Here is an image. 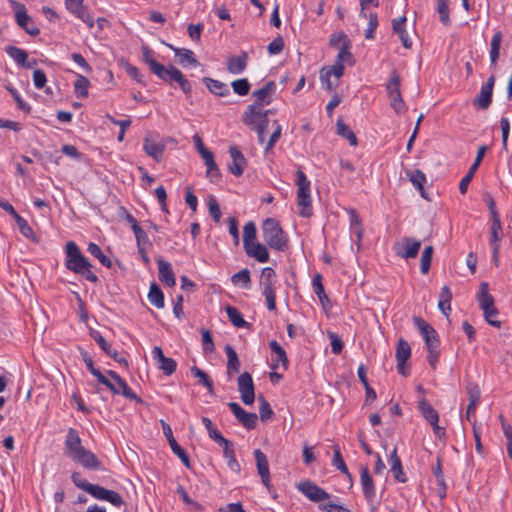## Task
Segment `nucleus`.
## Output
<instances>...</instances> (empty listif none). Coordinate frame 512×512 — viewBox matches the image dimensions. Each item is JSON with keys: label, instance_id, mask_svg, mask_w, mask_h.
<instances>
[{"label": "nucleus", "instance_id": "nucleus-21", "mask_svg": "<svg viewBox=\"0 0 512 512\" xmlns=\"http://www.w3.org/2000/svg\"><path fill=\"white\" fill-rule=\"evenodd\" d=\"M229 154L232 159L228 165L229 171L235 176L242 175L247 162L246 158L236 146H230Z\"/></svg>", "mask_w": 512, "mask_h": 512}, {"label": "nucleus", "instance_id": "nucleus-23", "mask_svg": "<svg viewBox=\"0 0 512 512\" xmlns=\"http://www.w3.org/2000/svg\"><path fill=\"white\" fill-rule=\"evenodd\" d=\"M344 63L353 64V56L346 44L340 49L335 63L331 65V71L334 72V75L337 77L343 76L345 70Z\"/></svg>", "mask_w": 512, "mask_h": 512}, {"label": "nucleus", "instance_id": "nucleus-30", "mask_svg": "<svg viewBox=\"0 0 512 512\" xmlns=\"http://www.w3.org/2000/svg\"><path fill=\"white\" fill-rule=\"evenodd\" d=\"M167 46L174 51L181 65H185L186 63L192 66L200 65L192 50L176 48L170 44H167Z\"/></svg>", "mask_w": 512, "mask_h": 512}, {"label": "nucleus", "instance_id": "nucleus-9", "mask_svg": "<svg viewBox=\"0 0 512 512\" xmlns=\"http://www.w3.org/2000/svg\"><path fill=\"white\" fill-rule=\"evenodd\" d=\"M421 247V241L411 237H403L393 246L395 254L402 259L416 258Z\"/></svg>", "mask_w": 512, "mask_h": 512}, {"label": "nucleus", "instance_id": "nucleus-64", "mask_svg": "<svg viewBox=\"0 0 512 512\" xmlns=\"http://www.w3.org/2000/svg\"><path fill=\"white\" fill-rule=\"evenodd\" d=\"M410 181L417 190L423 191V185L426 181V176L422 171L415 170L410 176Z\"/></svg>", "mask_w": 512, "mask_h": 512}, {"label": "nucleus", "instance_id": "nucleus-18", "mask_svg": "<svg viewBox=\"0 0 512 512\" xmlns=\"http://www.w3.org/2000/svg\"><path fill=\"white\" fill-rule=\"evenodd\" d=\"M410 356H411L410 345L404 339H399L397 348H396L395 358H396V362H397V370L403 376H407L405 363L408 361Z\"/></svg>", "mask_w": 512, "mask_h": 512}, {"label": "nucleus", "instance_id": "nucleus-1", "mask_svg": "<svg viewBox=\"0 0 512 512\" xmlns=\"http://www.w3.org/2000/svg\"><path fill=\"white\" fill-rule=\"evenodd\" d=\"M64 454L87 470H102L98 457L82 445L78 431L69 428L64 441Z\"/></svg>", "mask_w": 512, "mask_h": 512}, {"label": "nucleus", "instance_id": "nucleus-43", "mask_svg": "<svg viewBox=\"0 0 512 512\" xmlns=\"http://www.w3.org/2000/svg\"><path fill=\"white\" fill-rule=\"evenodd\" d=\"M312 286H313V290H314L315 294L318 296L319 301L322 304V306L325 307L327 304H329L330 301L325 293V290H324V287L322 284V276L320 274H316L313 277Z\"/></svg>", "mask_w": 512, "mask_h": 512}, {"label": "nucleus", "instance_id": "nucleus-54", "mask_svg": "<svg viewBox=\"0 0 512 512\" xmlns=\"http://www.w3.org/2000/svg\"><path fill=\"white\" fill-rule=\"evenodd\" d=\"M231 281L234 285L242 284L244 288H250V271L247 268L240 270L231 277Z\"/></svg>", "mask_w": 512, "mask_h": 512}, {"label": "nucleus", "instance_id": "nucleus-19", "mask_svg": "<svg viewBox=\"0 0 512 512\" xmlns=\"http://www.w3.org/2000/svg\"><path fill=\"white\" fill-rule=\"evenodd\" d=\"M276 84L274 81H268L263 87L253 92L255 102L250 106H258V110H262L264 105L271 102L270 96L275 91Z\"/></svg>", "mask_w": 512, "mask_h": 512}, {"label": "nucleus", "instance_id": "nucleus-15", "mask_svg": "<svg viewBox=\"0 0 512 512\" xmlns=\"http://www.w3.org/2000/svg\"><path fill=\"white\" fill-rule=\"evenodd\" d=\"M228 407L237 418V420L248 430L254 429L258 422V416L255 413L245 411L238 403L229 402Z\"/></svg>", "mask_w": 512, "mask_h": 512}, {"label": "nucleus", "instance_id": "nucleus-34", "mask_svg": "<svg viewBox=\"0 0 512 512\" xmlns=\"http://www.w3.org/2000/svg\"><path fill=\"white\" fill-rule=\"evenodd\" d=\"M203 82L207 89L217 96H227L230 94L228 86L219 80H215L210 77H204Z\"/></svg>", "mask_w": 512, "mask_h": 512}, {"label": "nucleus", "instance_id": "nucleus-47", "mask_svg": "<svg viewBox=\"0 0 512 512\" xmlns=\"http://www.w3.org/2000/svg\"><path fill=\"white\" fill-rule=\"evenodd\" d=\"M272 125H273V132L265 144V147H264L265 154H268L270 151H272L273 147L275 146L277 141L280 139L281 134H282V126L280 125V123L277 120H274Z\"/></svg>", "mask_w": 512, "mask_h": 512}, {"label": "nucleus", "instance_id": "nucleus-32", "mask_svg": "<svg viewBox=\"0 0 512 512\" xmlns=\"http://www.w3.org/2000/svg\"><path fill=\"white\" fill-rule=\"evenodd\" d=\"M389 462L391 465V472L393 473L394 478L401 483L406 482L407 479H406L405 473L403 472V469H402L401 460L397 455L396 447L393 449V451L390 454Z\"/></svg>", "mask_w": 512, "mask_h": 512}, {"label": "nucleus", "instance_id": "nucleus-11", "mask_svg": "<svg viewBox=\"0 0 512 512\" xmlns=\"http://www.w3.org/2000/svg\"><path fill=\"white\" fill-rule=\"evenodd\" d=\"M238 391L240 393L241 400L245 405H252L254 403V384L253 379L248 372H244L238 377Z\"/></svg>", "mask_w": 512, "mask_h": 512}, {"label": "nucleus", "instance_id": "nucleus-17", "mask_svg": "<svg viewBox=\"0 0 512 512\" xmlns=\"http://www.w3.org/2000/svg\"><path fill=\"white\" fill-rule=\"evenodd\" d=\"M107 374L114 380V394H122L124 397L141 402V399L131 390L126 381L122 379L115 371L108 370Z\"/></svg>", "mask_w": 512, "mask_h": 512}, {"label": "nucleus", "instance_id": "nucleus-55", "mask_svg": "<svg viewBox=\"0 0 512 512\" xmlns=\"http://www.w3.org/2000/svg\"><path fill=\"white\" fill-rule=\"evenodd\" d=\"M255 239H256L255 223L252 221L247 222L243 228V245H244V247L248 246L250 243H253Z\"/></svg>", "mask_w": 512, "mask_h": 512}, {"label": "nucleus", "instance_id": "nucleus-25", "mask_svg": "<svg viewBox=\"0 0 512 512\" xmlns=\"http://www.w3.org/2000/svg\"><path fill=\"white\" fill-rule=\"evenodd\" d=\"M157 264L160 281L164 282L169 287H173L176 283V279L171 264L162 258L157 260Z\"/></svg>", "mask_w": 512, "mask_h": 512}, {"label": "nucleus", "instance_id": "nucleus-50", "mask_svg": "<svg viewBox=\"0 0 512 512\" xmlns=\"http://www.w3.org/2000/svg\"><path fill=\"white\" fill-rule=\"evenodd\" d=\"M90 82L88 78H86L83 75L78 74L77 79L74 83V91L77 97L79 98H85L88 96V88H89Z\"/></svg>", "mask_w": 512, "mask_h": 512}, {"label": "nucleus", "instance_id": "nucleus-52", "mask_svg": "<svg viewBox=\"0 0 512 512\" xmlns=\"http://www.w3.org/2000/svg\"><path fill=\"white\" fill-rule=\"evenodd\" d=\"M87 250L92 256L96 257L103 266L107 268L112 266L111 260L103 254L101 248L97 244L90 243Z\"/></svg>", "mask_w": 512, "mask_h": 512}, {"label": "nucleus", "instance_id": "nucleus-38", "mask_svg": "<svg viewBox=\"0 0 512 512\" xmlns=\"http://www.w3.org/2000/svg\"><path fill=\"white\" fill-rule=\"evenodd\" d=\"M311 194H297V206L302 217L309 218L313 215Z\"/></svg>", "mask_w": 512, "mask_h": 512}, {"label": "nucleus", "instance_id": "nucleus-39", "mask_svg": "<svg viewBox=\"0 0 512 512\" xmlns=\"http://www.w3.org/2000/svg\"><path fill=\"white\" fill-rule=\"evenodd\" d=\"M451 299L452 293L450 288L447 285L443 286L439 295L438 308L446 316L451 311Z\"/></svg>", "mask_w": 512, "mask_h": 512}, {"label": "nucleus", "instance_id": "nucleus-14", "mask_svg": "<svg viewBox=\"0 0 512 512\" xmlns=\"http://www.w3.org/2000/svg\"><path fill=\"white\" fill-rule=\"evenodd\" d=\"M83 2L84 0H71L66 2L65 6L70 13L84 22L88 28L91 29L94 27V19Z\"/></svg>", "mask_w": 512, "mask_h": 512}, {"label": "nucleus", "instance_id": "nucleus-36", "mask_svg": "<svg viewBox=\"0 0 512 512\" xmlns=\"http://www.w3.org/2000/svg\"><path fill=\"white\" fill-rule=\"evenodd\" d=\"M418 408L423 417L430 423V425L439 421L438 412L433 408L427 399L422 398L418 402Z\"/></svg>", "mask_w": 512, "mask_h": 512}, {"label": "nucleus", "instance_id": "nucleus-35", "mask_svg": "<svg viewBox=\"0 0 512 512\" xmlns=\"http://www.w3.org/2000/svg\"><path fill=\"white\" fill-rule=\"evenodd\" d=\"M225 352L227 355V374L232 376V374L240 371V361L236 351L231 345L225 346Z\"/></svg>", "mask_w": 512, "mask_h": 512}, {"label": "nucleus", "instance_id": "nucleus-45", "mask_svg": "<svg viewBox=\"0 0 512 512\" xmlns=\"http://www.w3.org/2000/svg\"><path fill=\"white\" fill-rule=\"evenodd\" d=\"M415 326L419 329L424 340L436 336V330L421 317H413Z\"/></svg>", "mask_w": 512, "mask_h": 512}, {"label": "nucleus", "instance_id": "nucleus-46", "mask_svg": "<svg viewBox=\"0 0 512 512\" xmlns=\"http://www.w3.org/2000/svg\"><path fill=\"white\" fill-rule=\"evenodd\" d=\"M492 224L490 227V246L499 245V242L502 240V225L500 218L491 219Z\"/></svg>", "mask_w": 512, "mask_h": 512}, {"label": "nucleus", "instance_id": "nucleus-24", "mask_svg": "<svg viewBox=\"0 0 512 512\" xmlns=\"http://www.w3.org/2000/svg\"><path fill=\"white\" fill-rule=\"evenodd\" d=\"M144 151L155 160H159L165 150V145L161 141H157L151 135H147L143 143Z\"/></svg>", "mask_w": 512, "mask_h": 512}, {"label": "nucleus", "instance_id": "nucleus-5", "mask_svg": "<svg viewBox=\"0 0 512 512\" xmlns=\"http://www.w3.org/2000/svg\"><path fill=\"white\" fill-rule=\"evenodd\" d=\"M272 110H258V106H248L243 114V122L258 136L260 144L265 143V133L269 124L268 115Z\"/></svg>", "mask_w": 512, "mask_h": 512}, {"label": "nucleus", "instance_id": "nucleus-40", "mask_svg": "<svg viewBox=\"0 0 512 512\" xmlns=\"http://www.w3.org/2000/svg\"><path fill=\"white\" fill-rule=\"evenodd\" d=\"M337 134L348 140L351 146L358 144L355 133L350 129L348 125L344 123L342 119H338L336 122Z\"/></svg>", "mask_w": 512, "mask_h": 512}, {"label": "nucleus", "instance_id": "nucleus-63", "mask_svg": "<svg viewBox=\"0 0 512 512\" xmlns=\"http://www.w3.org/2000/svg\"><path fill=\"white\" fill-rule=\"evenodd\" d=\"M296 185L298 186L297 192H308L310 188V182L307 179L303 171H296Z\"/></svg>", "mask_w": 512, "mask_h": 512}, {"label": "nucleus", "instance_id": "nucleus-4", "mask_svg": "<svg viewBox=\"0 0 512 512\" xmlns=\"http://www.w3.org/2000/svg\"><path fill=\"white\" fill-rule=\"evenodd\" d=\"M261 229L263 239L270 248L277 251H285L288 248V237L276 219H265Z\"/></svg>", "mask_w": 512, "mask_h": 512}, {"label": "nucleus", "instance_id": "nucleus-51", "mask_svg": "<svg viewBox=\"0 0 512 512\" xmlns=\"http://www.w3.org/2000/svg\"><path fill=\"white\" fill-rule=\"evenodd\" d=\"M16 224L20 233L27 239L37 243L38 238L35 235L32 227L28 224V222L23 217H17Z\"/></svg>", "mask_w": 512, "mask_h": 512}, {"label": "nucleus", "instance_id": "nucleus-60", "mask_svg": "<svg viewBox=\"0 0 512 512\" xmlns=\"http://www.w3.org/2000/svg\"><path fill=\"white\" fill-rule=\"evenodd\" d=\"M276 273L271 267H265L262 269L260 277V285H275Z\"/></svg>", "mask_w": 512, "mask_h": 512}, {"label": "nucleus", "instance_id": "nucleus-37", "mask_svg": "<svg viewBox=\"0 0 512 512\" xmlns=\"http://www.w3.org/2000/svg\"><path fill=\"white\" fill-rule=\"evenodd\" d=\"M190 371L194 377L198 378V383L203 385L205 388H207L208 393L210 395L215 394L213 381L206 372H204L197 366H192L190 368Z\"/></svg>", "mask_w": 512, "mask_h": 512}, {"label": "nucleus", "instance_id": "nucleus-20", "mask_svg": "<svg viewBox=\"0 0 512 512\" xmlns=\"http://www.w3.org/2000/svg\"><path fill=\"white\" fill-rule=\"evenodd\" d=\"M91 336L109 357H111L124 367H128L127 360L124 357L120 356L117 350L112 348V346L105 340V338L98 331L92 332Z\"/></svg>", "mask_w": 512, "mask_h": 512}, {"label": "nucleus", "instance_id": "nucleus-26", "mask_svg": "<svg viewBox=\"0 0 512 512\" xmlns=\"http://www.w3.org/2000/svg\"><path fill=\"white\" fill-rule=\"evenodd\" d=\"M245 252L248 256L253 257L260 263H265L269 260V252L265 245L259 242L250 243L244 247Z\"/></svg>", "mask_w": 512, "mask_h": 512}, {"label": "nucleus", "instance_id": "nucleus-53", "mask_svg": "<svg viewBox=\"0 0 512 512\" xmlns=\"http://www.w3.org/2000/svg\"><path fill=\"white\" fill-rule=\"evenodd\" d=\"M132 230L136 238L137 248H141V250H143V247H152V243L150 242L147 233L139 225H134Z\"/></svg>", "mask_w": 512, "mask_h": 512}, {"label": "nucleus", "instance_id": "nucleus-6", "mask_svg": "<svg viewBox=\"0 0 512 512\" xmlns=\"http://www.w3.org/2000/svg\"><path fill=\"white\" fill-rule=\"evenodd\" d=\"M477 301L480 308L483 310L485 320L490 325L499 328L501 322L494 319L498 315V310L494 305L493 296L489 293V284L487 282H482L480 284Z\"/></svg>", "mask_w": 512, "mask_h": 512}, {"label": "nucleus", "instance_id": "nucleus-29", "mask_svg": "<svg viewBox=\"0 0 512 512\" xmlns=\"http://www.w3.org/2000/svg\"><path fill=\"white\" fill-rule=\"evenodd\" d=\"M5 51L17 64L25 68H32V66L36 64L35 60H33V62H27L28 54L21 48L8 46L6 47Z\"/></svg>", "mask_w": 512, "mask_h": 512}, {"label": "nucleus", "instance_id": "nucleus-56", "mask_svg": "<svg viewBox=\"0 0 512 512\" xmlns=\"http://www.w3.org/2000/svg\"><path fill=\"white\" fill-rule=\"evenodd\" d=\"M258 401H259V415H260V419L261 421L263 422H266L268 420H270L273 416V411L271 409V406L270 404L268 403V401L263 397V396H259L258 397Z\"/></svg>", "mask_w": 512, "mask_h": 512}, {"label": "nucleus", "instance_id": "nucleus-48", "mask_svg": "<svg viewBox=\"0 0 512 512\" xmlns=\"http://www.w3.org/2000/svg\"><path fill=\"white\" fill-rule=\"evenodd\" d=\"M254 457L259 475L267 477V474L270 473V471L266 455L260 449H256L254 451Z\"/></svg>", "mask_w": 512, "mask_h": 512}, {"label": "nucleus", "instance_id": "nucleus-13", "mask_svg": "<svg viewBox=\"0 0 512 512\" xmlns=\"http://www.w3.org/2000/svg\"><path fill=\"white\" fill-rule=\"evenodd\" d=\"M495 84V76L491 75L482 85L479 94L473 100V106L479 110L487 109L492 102V93Z\"/></svg>", "mask_w": 512, "mask_h": 512}, {"label": "nucleus", "instance_id": "nucleus-16", "mask_svg": "<svg viewBox=\"0 0 512 512\" xmlns=\"http://www.w3.org/2000/svg\"><path fill=\"white\" fill-rule=\"evenodd\" d=\"M160 423L163 429V433L167 438L172 451L181 459L186 467H189L190 461L188 454L175 440L170 425L167 424L164 420H161Z\"/></svg>", "mask_w": 512, "mask_h": 512}, {"label": "nucleus", "instance_id": "nucleus-8", "mask_svg": "<svg viewBox=\"0 0 512 512\" xmlns=\"http://www.w3.org/2000/svg\"><path fill=\"white\" fill-rule=\"evenodd\" d=\"M386 88L391 107L397 114L404 113L407 108L400 92V76L396 71H393Z\"/></svg>", "mask_w": 512, "mask_h": 512}, {"label": "nucleus", "instance_id": "nucleus-27", "mask_svg": "<svg viewBox=\"0 0 512 512\" xmlns=\"http://www.w3.org/2000/svg\"><path fill=\"white\" fill-rule=\"evenodd\" d=\"M15 16L17 24L22 29H24L29 35L37 36L40 33V30L37 27L29 25L30 17L27 14L25 6L23 4L19 5V9L16 11Z\"/></svg>", "mask_w": 512, "mask_h": 512}, {"label": "nucleus", "instance_id": "nucleus-49", "mask_svg": "<svg viewBox=\"0 0 512 512\" xmlns=\"http://www.w3.org/2000/svg\"><path fill=\"white\" fill-rule=\"evenodd\" d=\"M262 295L265 297L268 310L274 311L276 309V295L275 285H260Z\"/></svg>", "mask_w": 512, "mask_h": 512}, {"label": "nucleus", "instance_id": "nucleus-62", "mask_svg": "<svg viewBox=\"0 0 512 512\" xmlns=\"http://www.w3.org/2000/svg\"><path fill=\"white\" fill-rule=\"evenodd\" d=\"M177 363L174 359L165 357L160 363H159V369H161L165 375L170 376L173 374L176 370Z\"/></svg>", "mask_w": 512, "mask_h": 512}, {"label": "nucleus", "instance_id": "nucleus-59", "mask_svg": "<svg viewBox=\"0 0 512 512\" xmlns=\"http://www.w3.org/2000/svg\"><path fill=\"white\" fill-rule=\"evenodd\" d=\"M332 464L340 470L342 473L350 476L348 468L344 462V459L340 453V449L338 446H334V455L332 459Z\"/></svg>", "mask_w": 512, "mask_h": 512}, {"label": "nucleus", "instance_id": "nucleus-10", "mask_svg": "<svg viewBox=\"0 0 512 512\" xmlns=\"http://www.w3.org/2000/svg\"><path fill=\"white\" fill-rule=\"evenodd\" d=\"M297 489L310 501L319 503L330 498V494L309 480L300 482Z\"/></svg>", "mask_w": 512, "mask_h": 512}, {"label": "nucleus", "instance_id": "nucleus-33", "mask_svg": "<svg viewBox=\"0 0 512 512\" xmlns=\"http://www.w3.org/2000/svg\"><path fill=\"white\" fill-rule=\"evenodd\" d=\"M247 54L243 53L240 56H233L227 60V70L231 74H241L247 66Z\"/></svg>", "mask_w": 512, "mask_h": 512}, {"label": "nucleus", "instance_id": "nucleus-2", "mask_svg": "<svg viewBox=\"0 0 512 512\" xmlns=\"http://www.w3.org/2000/svg\"><path fill=\"white\" fill-rule=\"evenodd\" d=\"M142 59L149 66L150 71L155 74L159 79L172 83H178L179 87L186 95L192 91L190 82L184 77L182 72L173 65L165 67L153 58V51L147 46L141 47Z\"/></svg>", "mask_w": 512, "mask_h": 512}, {"label": "nucleus", "instance_id": "nucleus-44", "mask_svg": "<svg viewBox=\"0 0 512 512\" xmlns=\"http://www.w3.org/2000/svg\"><path fill=\"white\" fill-rule=\"evenodd\" d=\"M225 311L230 322L237 328H243L248 326V322H246L239 312V310L234 306H226Z\"/></svg>", "mask_w": 512, "mask_h": 512}, {"label": "nucleus", "instance_id": "nucleus-22", "mask_svg": "<svg viewBox=\"0 0 512 512\" xmlns=\"http://www.w3.org/2000/svg\"><path fill=\"white\" fill-rule=\"evenodd\" d=\"M466 391L469 399V404L466 410V418L470 421L471 417L474 416L476 412L477 405L479 404L481 391L476 383H468L466 386Z\"/></svg>", "mask_w": 512, "mask_h": 512}, {"label": "nucleus", "instance_id": "nucleus-42", "mask_svg": "<svg viewBox=\"0 0 512 512\" xmlns=\"http://www.w3.org/2000/svg\"><path fill=\"white\" fill-rule=\"evenodd\" d=\"M502 39L503 35L501 31H496L491 39L490 60L492 64H496L499 58Z\"/></svg>", "mask_w": 512, "mask_h": 512}, {"label": "nucleus", "instance_id": "nucleus-31", "mask_svg": "<svg viewBox=\"0 0 512 512\" xmlns=\"http://www.w3.org/2000/svg\"><path fill=\"white\" fill-rule=\"evenodd\" d=\"M269 347L273 353L276 354L277 358L274 360V363L272 364V368H277L278 364L280 363L284 370L288 368L289 360L286 355L285 350L281 347V345L275 341L272 340L269 343Z\"/></svg>", "mask_w": 512, "mask_h": 512}, {"label": "nucleus", "instance_id": "nucleus-28", "mask_svg": "<svg viewBox=\"0 0 512 512\" xmlns=\"http://www.w3.org/2000/svg\"><path fill=\"white\" fill-rule=\"evenodd\" d=\"M340 78L331 71V66H325L320 71V81L329 92L334 91L340 84Z\"/></svg>", "mask_w": 512, "mask_h": 512}, {"label": "nucleus", "instance_id": "nucleus-58", "mask_svg": "<svg viewBox=\"0 0 512 512\" xmlns=\"http://www.w3.org/2000/svg\"><path fill=\"white\" fill-rule=\"evenodd\" d=\"M231 86L233 91L240 96L247 95L250 90V84L246 78L234 80Z\"/></svg>", "mask_w": 512, "mask_h": 512}, {"label": "nucleus", "instance_id": "nucleus-41", "mask_svg": "<svg viewBox=\"0 0 512 512\" xmlns=\"http://www.w3.org/2000/svg\"><path fill=\"white\" fill-rule=\"evenodd\" d=\"M148 299L156 308L160 309L164 307V294L160 287L154 282L150 285Z\"/></svg>", "mask_w": 512, "mask_h": 512}, {"label": "nucleus", "instance_id": "nucleus-12", "mask_svg": "<svg viewBox=\"0 0 512 512\" xmlns=\"http://www.w3.org/2000/svg\"><path fill=\"white\" fill-rule=\"evenodd\" d=\"M360 482L363 489L364 496L370 505L371 512H375L378 503H374L375 498V486L372 477L369 474L367 466L361 468Z\"/></svg>", "mask_w": 512, "mask_h": 512}, {"label": "nucleus", "instance_id": "nucleus-7", "mask_svg": "<svg viewBox=\"0 0 512 512\" xmlns=\"http://www.w3.org/2000/svg\"><path fill=\"white\" fill-rule=\"evenodd\" d=\"M66 267L74 273L81 272L83 268L91 267L88 259L82 255L73 241L66 244Z\"/></svg>", "mask_w": 512, "mask_h": 512}, {"label": "nucleus", "instance_id": "nucleus-57", "mask_svg": "<svg viewBox=\"0 0 512 512\" xmlns=\"http://www.w3.org/2000/svg\"><path fill=\"white\" fill-rule=\"evenodd\" d=\"M437 12L440 16V21L445 25H450L448 0H437Z\"/></svg>", "mask_w": 512, "mask_h": 512}, {"label": "nucleus", "instance_id": "nucleus-61", "mask_svg": "<svg viewBox=\"0 0 512 512\" xmlns=\"http://www.w3.org/2000/svg\"><path fill=\"white\" fill-rule=\"evenodd\" d=\"M7 90L10 92V94L12 95V97L14 98V100L16 101V104H17V107L21 110V111H24V112H30L31 110V107L28 103H26L20 96V94L18 93V91L13 88V87H10V86H7L6 87Z\"/></svg>", "mask_w": 512, "mask_h": 512}, {"label": "nucleus", "instance_id": "nucleus-3", "mask_svg": "<svg viewBox=\"0 0 512 512\" xmlns=\"http://www.w3.org/2000/svg\"><path fill=\"white\" fill-rule=\"evenodd\" d=\"M71 479L77 488L84 490L97 500L107 501L116 507H120L124 504V501L118 492L105 489L98 484L89 483L80 477L79 472H73L71 474Z\"/></svg>", "mask_w": 512, "mask_h": 512}]
</instances>
